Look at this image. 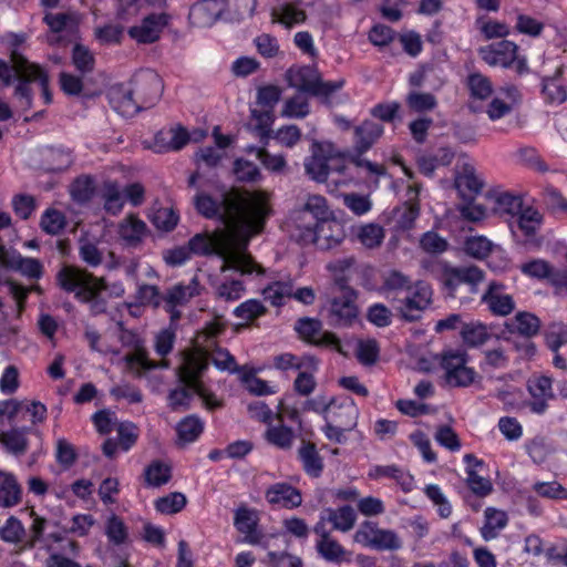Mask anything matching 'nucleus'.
<instances>
[{
	"label": "nucleus",
	"instance_id": "nucleus-1",
	"mask_svg": "<svg viewBox=\"0 0 567 567\" xmlns=\"http://www.w3.org/2000/svg\"><path fill=\"white\" fill-rule=\"evenodd\" d=\"M225 233L197 234L187 245L196 255L216 254L223 259L221 271L234 269L241 275L261 276L265 269L247 252L250 239L260 234L271 215L270 200L264 193L233 192L225 198Z\"/></svg>",
	"mask_w": 567,
	"mask_h": 567
},
{
	"label": "nucleus",
	"instance_id": "nucleus-2",
	"mask_svg": "<svg viewBox=\"0 0 567 567\" xmlns=\"http://www.w3.org/2000/svg\"><path fill=\"white\" fill-rule=\"evenodd\" d=\"M0 81L3 86H10L17 81L14 95L22 102L24 107L32 105L31 83L37 82L41 90L45 104L52 102V94L49 90V76L43 69L31 63L17 49L10 52V62L0 59Z\"/></svg>",
	"mask_w": 567,
	"mask_h": 567
},
{
	"label": "nucleus",
	"instance_id": "nucleus-3",
	"mask_svg": "<svg viewBox=\"0 0 567 567\" xmlns=\"http://www.w3.org/2000/svg\"><path fill=\"white\" fill-rule=\"evenodd\" d=\"M55 280L60 289L73 293L78 301L87 303L92 315L106 311L107 302L101 297L107 288L103 277H96L78 266L64 265L58 271Z\"/></svg>",
	"mask_w": 567,
	"mask_h": 567
},
{
	"label": "nucleus",
	"instance_id": "nucleus-4",
	"mask_svg": "<svg viewBox=\"0 0 567 567\" xmlns=\"http://www.w3.org/2000/svg\"><path fill=\"white\" fill-rule=\"evenodd\" d=\"M338 289L340 295L329 300L327 320L334 328L350 327L359 317L358 292L342 278H338Z\"/></svg>",
	"mask_w": 567,
	"mask_h": 567
},
{
	"label": "nucleus",
	"instance_id": "nucleus-5",
	"mask_svg": "<svg viewBox=\"0 0 567 567\" xmlns=\"http://www.w3.org/2000/svg\"><path fill=\"white\" fill-rule=\"evenodd\" d=\"M443 370L445 382L453 388H467L476 378V371L467 365L468 354L464 350L449 349L435 358Z\"/></svg>",
	"mask_w": 567,
	"mask_h": 567
},
{
	"label": "nucleus",
	"instance_id": "nucleus-6",
	"mask_svg": "<svg viewBox=\"0 0 567 567\" xmlns=\"http://www.w3.org/2000/svg\"><path fill=\"white\" fill-rule=\"evenodd\" d=\"M206 370L207 364L204 357L198 351H192L185 353L184 361H182L177 372L179 381L192 388L203 399L207 409H218L221 406V402L214 394L206 391L200 380Z\"/></svg>",
	"mask_w": 567,
	"mask_h": 567
},
{
	"label": "nucleus",
	"instance_id": "nucleus-7",
	"mask_svg": "<svg viewBox=\"0 0 567 567\" xmlns=\"http://www.w3.org/2000/svg\"><path fill=\"white\" fill-rule=\"evenodd\" d=\"M287 79L290 86L312 96L328 97L343 85V81H322L318 70L312 66L290 69Z\"/></svg>",
	"mask_w": 567,
	"mask_h": 567
},
{
	"label": "nucleus",
	"instance_id": "nucleus-8",
	"mask_svg": "<svg viewBox=\"0 0 567 567\" xmlns=\"http://www.w3.org/2000/svg\"><path fill=\"white\" fill-rule=\"evenodd\" d=\"M353 540L363 547L379 551H396L402 548L403 542L393 529L381 528L378 523L364 520L353 535Z\"/></svg>",
	"mask_w": 567,
	"mask_h": 567
},
{
	"label": "nucleus",
	"instance_id": "nucleus-9",
	"mask_svg": "<svg viewBox=\"0 0 567 567\" xmlns=\"http://www.w3.org/2000/svg\"><path fill=\"white\" fill-rule=\"evenodd\" d=\"M342 158L336 153L333 146L329 143H313L311 155L305 162L306 173L316 182L327 181L331 171L342 172Z\"/></svg>",
	"mask_w": 567,
	"mask_h": 567
},
{
	"label": "nucleus",
	"instance_id": "nucleus-10",
	"mask_svg": "<svg viewBox=\"0 0 567 567\" xmlns=\"http://www.w3.org/2000/svg\"><path fill=\"white\" fill-rule=\"evenodd\" d=\"M432 288L424 281H415L413 288L401 298L393 308L406 321L412 322L420 318L432 302Z\"/></svg>",
	"mask_w": 567,
	"mask_h": 567
},
{
	"label": "nucleus",
	"instance_id": "nucleus-11",
	"mask_svg": "<svg viewBox=\"0 0 567 567\" xmlns=\"http://www.w3.org/2000/svg\"><path fill=\"white\" fill-rule=\"evenodd\" d=\"M131 86L141 111L154 106L163 92L162 80L153 70H143L134 74Z\"/></svg>",
	"mask_w": 567,
	"mask_h": 567
},
{
	"label": "nucleus",
	"instance_id": "nucleus-12",
	"mask_svg": "<svg viewBox=\"0 0 567 567\" xmlns=\"http://www.w3.org/2000/svg\"><path fill=\"white\" fill-rule=\"evenodd\" d=\"M199 295V282L194 277L187 285L176 284L163 293V308L169 313L171 321L179 320L182 313L177 307L187 305L190 299Z\"/></svg>",
	"mask_w": 567,
	"mask_h": 567
},
{
	"label": "nucleus",
	"instance_id": "nucleus-13",
	"mask_svg": "<svg viewBox=\"0 0 567 567\" xmlns=\"http://www.w3.org/2000/svg\"><path fill=\"white\" fill-rule=\"evenodd\" d=\"M171 17L167 13H151L146 16L138 25L128 29V35L137 43L156 42L164 28L168 24Z\"/></svg>",
	"mask_w": 567,
	"mask_h": 567
},
{
	"label": "nucleus",
	"instance_id": "nucleus-14",
	"mask_svg": "<svg viewBox=\"0 0 567 567\" xmlns=\"http://www.w3.org/2000/svg\"><path fill=\"white\" fill-rule=\"evenodd\" d=\"M415 281L400 270L391 269L382 275L380 293L394 307L403 298Z\"/></svg>",
	"mask_w": 567,
	"mask_h": 567
},
{
	"label": "nucleus",
	"instance_id": "nucleus-15",
	"mask_svg": "<svg viewBox=\"0 0 567 567\" xmlns=\"http://www.w3.org/2000/svg\"><path fill=\"white\" fill-rule=\"evenodd\" d=\"M518 45L508 40H502L478 49L481 59L491 66L511 68L516 60Z\"/></svg>",
	"mask_w": 567,
	"mask_h": 567
},
{
	"label": "nucleus",
	"instance_id": "nucleus-16",
	"mask_svg": "<svg viewBox=\"0 0 567 567\" xmlns=\"http://www.w3.org/2000/svg\"><path fill=\"white\" fill-rule=\"evenodd\" d=\"M192 351H198L204 357L207 365L208 360L210 359L213 364L219 370H226L229 372L237 371L235 358L226 349L220 348L216 340L210 339L208 343H203L199 340L198 347H193L192 349L183 352V358L186 352Z\"/></svg>",
	"mask_w": 567,
	"mask_h": 567
},
{
	"label": "nucleus",
	"instance_id": "nucleus-17",
	"mask_svg": "<svg viewBox=\"0 0 567 567\" xmlns=\"http://www.w3.org/2000/svg\"><path fill=\"white\" fill-rule=\"evenodd\" d=\"M527 390L534 399L528 403L533 413L544 414L548 409V401L554 399L553 380L546 375L534 377L527 382Z\"/></svg>",
	"mask_w": 567,
	"mask_h": 567
},
{
	"label": "nucleus",
	"instance_id": "nucleus-18",
	"mask_svg": "<svg viewBox=\"0 0 567 567\" xmlns=\"http://www.w3.org/2000/svg\"><path fill=\"white\" fill-rule=\"evenodd\" d=\"M482 302L494 316L506 317L515 309L513 297L504 292L503 284L496 281L489 282L487 290L482 296Z\"/></svg>",
	"mask_w": 567,
	"mask_h": 567
},
{
	"label": "nucleus",
	"instance_id": "nucleus-19",
	"mask_svg": "<svg viewBox=\"0 0 567 567\" xmlns=\"http://www.w3.org/2000/svg\"><path fill=\"white\" fill-rule=\"evenodd\" d=\"M147 234V225L135 214H128L117 226L118 238L126 247L137 248Z\"/></svg>",
	"mask_w": 567,
	"mask_h": 567
},
{
	"label": "nucleus",
	"instance_id": "nucleus-20",
	"mask_svg": "<svg viewBox=\"0 0 567 567\" xmlns=\"http://www.w3.org/2000/svg\"><path fill=\"white\" fill-rule=\"evenodd\" d=\"M233 192H238L241 194L262 193V190H240V189L234 188V189H230L229 192H226L225 194H223L221 200L218 202V200L214 199L212 196H209L208 194H206L205 192H198L196 194V196L194 197L195 207H196L197 212L200 215H203L204 217H206V218L218 217L224 223L223 214L225 212V205H224L225 198L228 194H230ZM264 194H266L267 197L269 198V195L266 192H264Z\"/></svg>",
	"mask_w": 567,
	"mask_h": 567
},
{
	"label": "nucleus",
	"instance_id": "nucleus-21",
	"mask_svg": "<svg viewBox=\"0 0 567 567\" xmlns=\"http://www.w3.org/2000/svg\"><path fill=\"white\" fill-rule=\"evenodd\" d=\"M484 279V272L476 266H462L449 268L444 271V286L450 290H455L460 285L467 284L476 286Z\"/></svg>",
	"mask_w": 567,
	"mask_h": 567
},
{
	"label": "nucleus",
	"instance_id": "nucleus-22",
	"mask_svg": "<svg viewBox=\"0 0 567 567\" xmlns=\"http://www.w3.org/2000/svg\"><path fill=\"white\" fill-rule=\"evenodd\" d=\"M382 134L383 126L373 121L365 120L357 125L353 130V146L357 154L362 155L368 152Z\"/></svg>",
	"mask_w": 567,
	"mask_h": 567
},
{
	"label": "nucleus",
	"instance_id": "nucleus-23",
	"mask_svg": "<svg viewBox=\"0 0 567 567\" xmlns=\"http://www.w3.org/2000/svg\"><path fill=\"white\" fill-rule=\"evenodd\" d=\"M358 415V408L352 400H344L342 402L333 400L328 410L326 422H331L346 430H352L357 425Z\"/></svg>",
	"mask_w": 567,
	"mask_h": 567
},
{
	"label": "nucleus",
	"instance_id": "nucleus-24",
	"mask_svg": "<svg viewBox=\"0 0 567 567\" xmlns=\"http://www.w3.org/2000/svg\"><path fill=\"white\" fill-rule=\"evenodd\" d=\"M266 499L272 505L289 509L299 507L302 503L300 491L288 483H276L268 487Z\"/></svg>",
	"mask_w": 567,
	"mask_h": 567
},
{
	"label": "nucleus",
	"instance_id": "nucleus-25",
	"mask_svg": "<svg viewBox=\"0 0 567 567\" xmlns=\"http://www.w3.org/2000/svg\"><path fill=\"white\" fill-rule=\"evenodd\" d=\"M112 107L124 116H133L141 111L132 86L115 85L109 91Z\"/></svg>",
	"mask_w": 567,
	"mask_h": 567
},
{
	"label": "nucleus",
	"instance_id": "nucleus-26",
	"mask_svg": "<svg viewBox=\"0 0 567 567\" xmlns=\"http://www.w3.org/2000/svg\"><path fill=\"white\" fill-rule=\"evenodd\" d=\"M455 186L463 196L477 195L484 187V179L477 174L473 164L464 162L457 166Z\"/></svg>",
	"mask_w": 567,
	"mask_h": 567
},
{
	"label": "nucleus",
	"instance_id": "nucleus-27",
	"mask_svg": "<svg viewBox=\"0 0 567 567\" xmlns=\"http://www.w3.org/2000/svg\"><path fill=\"white\" fill-rule=\"evenodd\" d=\"M298 458L308 476L315 478L321 476L324 463L315 443L302 440L298 449Z\"/></svg>",
	"mask_w": 567,
	"mask_h": 567
},
{
	"label": "nucleus",
	"instance_id": "nucleus-28",
	"mask_svg": "<svg viewBox=\"0 0 567 567\" xmlns=\"http://www.w3.org/2000/svg\"><path fill=\"white\" fill-rule=\"evenodd\" d=\"M313 233L315 244L322 248L329 249L339 245L343 239V230L339 223L334 219L320 223L310 228Z\"/></svg>",
	"mask_w": 567,
	"mask_h": 567
},
{
	"label": "nucleus",
	"instance_id": "nucleus-29",
	"mask_svg": "<svg viewBox=\"0 0 567 567\" xmlns=\"http://www.w3.org/2000/svg\"><path fill=\"white\" fill-rule=\"evenodd\" d=\"M52 33L73 32L80 24V16L76 11L45 12L42 19Z\"/></svg>",
	"mask_w": 567,
	"mask_h": 567
},
{
	"label": "nucleus",
	"instance_id": "nucleus-30",
	"mask_svg": "<svg viewBox=\"0 0 567 567\" xmlns=\"http://www.w3.org/2000/svg\"><path fill=\"white\" fill-rule=\"evenodd\" d=\"M563 68L555 70L551 76H545L542 81V93L548 104H561L567 100V90L563 82Z\"/></svg>",
	"mask_w": 567,
	"mask_h": 567
},
{
	"label": "nucleus",
	"instance_id": "nucleus-31",
	"mask_svg": "<svg viewBox=\"0 0 567 567\" xmlns=\"http://www.w3.org/2000/svg\"><path fill=\"white\" fill-rule=\"evenodd\" d=\"M189 142V134L182 126L161 131L155 136V146L158 152L179 151Z\"/></svg>",
	"mask_w": 567,
	"mask_h": 567
},
{
	"label": "nucleus",
	"instance_id": "nucleus-32",
	"mask_svg": "<svg viewBox=\"0 0 567 567\" xmlns=\"http://www.w3.org/2000/svg\"><path fill=\"white\" fill-rule=\"evenodd\" d=\"M508 516L505 511L487 507L484 511V524L481 527V535L485 542L496 538L507 526Z\"/></svg>",
	"mask_w": 567,
	"mask_h": 567
},
{
	"label": "nucleus",
	"instance_id": "nucleus-33",
	"mask_svg": "<svg viewBox=\"0 0 567 567\" xmlns=\"http://www.w3.org/2000/svg\"><path fill=\"white\" fill-rule=\"evenodd\" d=\"M506 328L511 333H518L532 338L539 332L540 320L530 312H517L515 317L506 323Z\"/></svg>",
	"mask_w": 567,
	"mask_h": 567
},
{
	"label": "nucleus",
	"instance_id": "nucleus-34",
	"mask_svg": "<svg viewBox=\"0 0 567 567\" xmlns=\"http://www.w3.org/2000/svg\"><path fill=\"white\" fill-rule=\"evenodd\" d=\"M316 550L321 558L329 563L341 564L350 560V553L332 536L323 540H316Z\"/></svg>",
	"mask_w": 567,
	"mask_h": 567
},
{
	"label": "nucleus",
	"instance_id": "nucleus-35",
	"mask_svg": "<svg viewBox=\"0 0 567 567\" xmlns=\"http://www.w3.org/2000/svg\"><path fill=\"white\" fill-rule=\"evenodd\" d=\"M204 431L203 421L196 415H188L181 420L176 426L177 444L185 445L195 442Z\"/></svg>",
	"mask_w": 567,
	"mask_h": 567
},
{
	"label": "nucleus",
	"instance_id": "nucleus-36",
	"mask_svg": "<svg viewBox=\"0 0 567 567\" xmlns=\"http://www.w3.org/2000/svg\"><path fill=\"white\" fill-rule=\"evenodd\" d=\"M307 14L302 9H299L290 3L282 4L272 9L271 11L272 22L280 23L287 29L305 22Z\"/></svg>",
	"mask_w": 567,
	"mask_h": 567
},
{
	"label": "nucleus",
	"instance_id": "nucleus-37",
	"mask_svg": "<svg viewBox=\"0 0 567 567\" xmlns=\"http://www.w3.org/2000/svg\"><path fill=\"white\" fill-rule=\"evenodd\" d=\"M264 299L274 307H281L285 300L292 293V280H278L266 286L261 291Z\"/></svg>",
	"mask_w": 567,
	"mask_h": 567
},
{
	"label": "nucleus",
	"instance_id": "nucleus-38",
	"mask_svg": "<svg viewBox=\"0 0 567 567\" xmlns=\"http://www.w3.org/2000/svg\"><path fill=\"white\" fill-rule=\"evenodd\" d=\"M463 342L470 348L483 346L491 338V333L486 324L482 322L464 323L461 330Z\"/></svg>",
	"mask_w": 567,
	"mask_h": 567
},
{
	"label": "nucleus",
	"instance_id": "nucleus-39",
	"mask_svg": "<svg viewBox=\"0 0 567 567\" xmlns=\"http://www.w3.org/2000/svg\"><path fill=\"white\" fill-rule=\"evenodd\" d=\"M172 478V468L164 462L154 461L144 470V483L148 487H161Z\"/></svg>",
	"mask_w": 567,
	"mask_h": 567
},
{
	"label": "nucleus",
	"instance_id": "nucleus-40",
	"mask_svg": "<svg viewBox=\"0 0 567 567\" xmlns=\"http://www.w3.org/2000/svg\"><path fill=\"white\" fill-rule=\"evenodd\" d=\"M102 199L104 202V209L113 215H118L124 207L123 192L115 182H105L102 188Z\"/></svg>",
	"mask_w": 567,
	"mask_h": 567
},
{
	"label": "nucleus",
	"instance_id": "nucleus-41",
	"mask_svg": "<svg viewBox=\"0 0 567 567\" xmlns=\"http://www.w3.org/2000/svg\"><path fill=\"white\" fill-rule=\"evenodd\" d=\"M268 309L258 299H248L234 309V316L244 321L245 326L252 323L255 320L264 317Z\"/></svg>",
	"mask_w": 567,
	"mask_h": 567
},
{
	"label": "nucleus",
	"instance_id": "nucleus-42",
	"mask_svg": "<svg viewBox=\"0 0 567 567\" xmlns=\"http://www.w3.org/2000/svg\"><path fill=\"white\" fill-rule=\"evenodd\" d=\"M327 519L332 523L333 528L340 532H348L352 529L355 524L357 515L354 509L349 506H342L337 509L328 508Z\"/></svg>",
	"mask_w": 567,
	"mask_h": 567
},
{
	"label": "nucleus",
	"instance_id": "nucleus-43",
	"mask_svg": "<svg viewBox=\"0 0 567 567\" xmlns=\"http://www.w3.org/2000/svg\"><path fill=\"white\" fill-rule=\"evenodd\" d=\"M542 221V214L532 207H527L517 214L516 226L526 238H532L539 229Z\"/></svg>",
	"mask_w": 567,
	"mask_h": 567
},
{
	"label": "nucleus",
	"instance_id": "nucleus-44",
	"mask_svg": "<svg viewBox=\"0 0 567 567\" xmlns=\"http://www.w3.org/2000/svg\"><path fill=\"white\" fill-rule=\"evenodd\" d=\"M265 437L268 443L280 450H290L296 435L293 430L288 426L270 425L265 433Z\"/></svg>",
	"mask_w": 567,
	"mask_h": 567
},
{
	"label": "nucleus",
	"instance_id": "nucleus-45",
	"mask_svg": "<svg viewBox=\"0 0 567 567\" xmlns=\"http://www.w3.org/2000/svg\"><path fill=\"white\" fill-rule=\"evenodd\" d=\"M303 212L313 216L316 220L313 226L332 219V212L328 206L327 199L321 195H309L303 205Z\"/></svg>",
	"mask_w": 567,
	"mask_h": 567
},
{
	"label": "nucleus",
	"instance_id": "nucleus-46",
	"mask_svg": "<svg viewBox=\"0 0 567 567\" xmlns=\"http://www.w3.org/2000/svg\"><path fill=\"white\" fill-rule=\"evenodd\" d=\"M405 103L412 112L425 113L437 106V99L429 92L411 91L405 97Z\"/></svg>",
	"mask_w": 567,
	"mask_h": 567
},
{
	"label": "nucleus",
	"instance_id": "nucleus-47",
	"mask_svg": "<svg viewBox=\"0 0 567 567\" xmlns=\"http://www.w3.org/2000/svg\"><path fill=\"white\" fill-rule=\"evenodd\" d=\"M328 269L333 275L334 286L338 288V278L346 280L347 285L351 280L352 276L358 272L359 265L354 257H343L337 259L328 265Z\"/></svg>",
	"mask_w": 567,
	"mask_h": 567
},
{
	"label": "nucleus",
	"instance_id": "nucleus-48",
	"mask_svg": "<svg viewBox=\"0 0 567 567\" xmlns=\"http://www.w3.org/2000/svg\"><path fill=\"white\" fill-rule=\"evenodd\" d=\"M21 501V487L13 475H6L0 482V505L12 507Z\"/></svg>",
	"mask_w": 567,
	"mask_h": 567
},
{
	"label": "nucleus",
	"instance_id": "nucleus-49",
	"mask_svg": "<svg viewBox=\"0 0 567 567\" xmlns=\"http://www.w3.org/2000/svg\"><path fill=\"white\" fill-rule=\"evenodd\" d=\"M125 361L131 370H135L137 372L150 371L156 368H168L167 361L163 360L161 363H155L148 358L147 352L143 349H137L133 353L127 354L125 357Z\"/></svg>",
	"mask_w": 567,
	"mask_h": 567
},
{
	"label": "nucleus",
	"instance_id": "nucleus-50",
	"mask_svg": "<svg viewBox=\"0 0 567 567\" xmlns=\"http://www.w3.org/2000/svg\"><path fill=\"white\" fill-rule=\"evenodd\" d=\"M72 63L80 73L87 74L94 70L95 58L87 47L76 43L72 49Z\"/></svg>",
	"mask_w": 567,
	"mask_h": 567
},
{
	"label": "nucleus",
	"instance_id": "nucleus-51",
	"mask_svg": "<svg viewBox=\"0 0 567 567\" xmlns=\"http://www.w3.org/2000/svg\"><path fill=\"white\" fill-rule=\"evenodd\" d=\"M187 499L183 493L173 492L155 501V508L161 514L172 515L186 506Z\"/></svg>",
	"mask_w": 567,
	"mask_h": 567
},
{
	"label": "nucleus",
	"instance_id": "nucleus-52",
	"mask_svg": "<svg viewBox=\"0 0 567 567\" xmlns=\"http://www.w3.org/2000/svg\"><path fill=\"white\" fill-rule=\"evenodd\" d=\"M95 524L96 519L93 515L75 514L71 517L69 525L63 528V532L76 537H86Z\"/></svg>",
	"mask_w": 567,
	"mask_h": 567
},
{
	"label": "nucleus",
	"instance_id": "nucleus-53",
	"mask_svg": "<svg viewBox=\"0 0 567 567\" xmlns=\"http://www.w3.org/2000/svg\"><path fill=\"white\" fill-rule=\"evenodd\" d=\"M105 535L110 543L120 546L127 540L128 530L123 519L113 514L106 520Z\"/></svg>",
	"mask_w": 567,
	"mask_h": 567
},
{
	"label": "nucleus",
	"instance_id": "nucleus-54",
	"mask_svg": "<svg viewBox=\"0 0 567 567\" xmlns=\"http://www.w3.org/2000/svg\"><path fill=\"white\" fill-rule=\"evenodd\" d=\"M358 240L367 248L379 247L384 239V230L377 224H367L359 227L357 231Z\"/></svg>",
	"mask_w": 567,
	"mask_h": 567
},
{
	"label": "nucleus",
	"instance_id": "nucleus-55",
	"mask_svg": "<svg viewBox=\"0 0 567 567\" xmlns=\"http://www.w3.org/2000/svg\"><path fill=\"white\" fill-rule=\"evenodd\" d=\"M430 76H434L437 81L436 87H441L445 83V78L441 68L434 64H427L421 66L417 71L412 73L409 78L411 86L421 87Z\"/></svg>",
	"mask_w": 567,
	"mask_h": 567
},
{
	"label": "nucleus",
	"instance_id": "nucleus-56",
	"mask_svg": "<svg viewBox=\"0 0 567 567\" xmlns=\"http://www.w3.org/2000/svg\"><path fill=\"white\" fill-rule=\"evenodd\" d=\"M398 38V33L389 25L383 23L374 24L369 33L368 40L380 50L390 45Z\"/></svg>",
	"mask_w": 567,
	"mask_h": 567
},
{
	"label": "nucleus",
	"instance_id": "nucleus-57",
	"mask_svg": "<svg viewBox=\"0 0 567 567\" xmlns=\"http://www.w3.org/2000/svg\"><path fill=\"white\" fill-rule=\"evenodd\" d=\"M7 286L9 289V293L11 295V297L14 299V301L17 303L18 316H21V313L24 311L25 302H27L28 296L31 291H34L39 295H41L43 292L42 288L39 285L24 287L13 280H9V281H7Z\"/></svg>",
	"mask_w": 567,
	"mask_h": 567
},
{
	"label": "nucleus",
	"instance_id": "nucleus-58",
	"mask_svg": "<svg viewBox=\"0 0 567 567\" xmlns=\"http://www.w3.org/2000/svg\"><path fill=\"white\" fill-rule=\"evenodd\" d=\"M25 536V529L20 519L10 516L0 528V538L10 544H19Z\"/></svg>",
	"mask_w": 567,
	"mask_h": 567
},
{
	"label": "nucleus",
	"instance_id": "nucleus-59",
	"mask_svg": "<svg viewBox=\"0 0 567 567\" xmlns=\"http://www.w3.org/2000/svg\"><path fill=\"white\" fill-rule=\"evenodd\" d=\"M94 183L89 176L78 177L71 185L70 193L74 202L87 203L94 194Z\"/></svg>",
	"mask_w": 567,
	"mask_h": 567
},
{
	"label": "nucleus",
	"instance_id": "nucleus-60",
	"mask_svg": "<svg viewBox=\"0 0 567 567\" xmlns=\"http://www.w3.org/2000/svg\"><path fill=\"white\" fill-rule=\"evenodd\" d=\"M40 225L43 231L47 234L58 235L64 229L66 225L65 216L58 209H47L41 217Z\"/></svg>",
	"mask_w": 567,
	"mask_h": 567
},
{
	"label": "nucleus",
	"instance_id": "nucleus-61",
	"mask_svg": "<svg viewBox=\"0 0 567 567\" xmlns=\"http://www.w3.org/2000/svg\"><path fill=\"white\" fill-rule=\"evenodd\" d=\"M193 394L196 392L185 383L171 390L167 396L169 408L173 411L187 410Z\"/></svg>",
	"mask_w": 567,
	"mask_h": 567
},
{
	"label": "nucleus",
	"instance_id": "nucleus-62",
	"mask_svg": "<svg viewBox=\"0 0 567 567\" xmlns=\"http://www.w3.org/2000/svg\"><path fill=\"white\" fill-rule=\"evenodd\" d=\"M545 340L547 347L553 352H557L561 346L567 344V324L563 322L549 324L545 333Z\"/></svg>",
	"mask_w": 567,
	"mask_h": 567
},
{
	"label": "nucleus",
	"instance_id": "nucleus-63",
	"mask_svg": "<svg viewBox=\"0 0 567 567\" xmlns=\"http://www.w3.org/2000/svg\"><path fill=\"white\" fill-rule=\"evenodd\" d=\"M467 86L471 95L480 100H486L493 92L491 81L481 73L470 74L467 78Z\"/></svg>",
	"mask_w": 567,
	"mask_h": 567
},
{
	"label": "nucleus",
	"instance_id": "nucleus-64",
	"mask_svg": "<svg viewBox=\"0 0 567 567\" xmlns=\"http://www.w3.org/2000/svg\"><path fill=\"white\" fill-rule=\"evenodd\" d=\"M136 300L142 306L159 308L163 305V293L159 292L157 286L137 284Z\"/></svg>",
	"mask_w": 567,
	"mask_h": 567
}]
</instances>
